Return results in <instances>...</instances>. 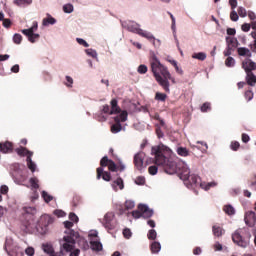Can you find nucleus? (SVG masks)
I'll return each mask as SVG.
<instances>
[{"label":"nucleus","mask_w":256,"mask_h":256,"mask_svg":"<svg viewBox=\"0 0 256 256\" xmlns=\"http://www.w3.org/2000/svg\"><path fill=\"white\" fill-rule=\"evenodd\" d=\"M104 166H99L96 170V178L97 180H100L101 178L104 180V181H111L112 180V175L110 172L108 171H105L104 170Z\"/></svg>","instance_id":"8"},{"label":"nucleus","mask_w":256,"mask_h":256,"mask_svg":"<svg viewBox=\"0 0 256 256\" xmlns=\"http://www.w3.org/2000/svg\"><path fill=\"white\" fill-rule=\"evenodd\" d=\"M239 19V15L236 13L235 10H232L230 13V20L233 22H237Z\"/></svg>","instance_id":"51"},{"label":"nucleus","mask_w":256,"mask_h":256,"mask_svg":"<svg viewBox=\"0 0 256 256\" xmlns=\"http://www.w3.org/2000/svg\"><path fill=\"white\" fill-rule=\"evenodd\" d=\"M215 186H217L216 182L200 183V187L203 188L204 190H209L210 188Z\"/></svg>","instance_id":"35"},{"label":"nucleus","mask_w":256,"mask_h":256,"mask_svg":"<svg viewBox=\"0 0 256 256\" xmlns=\"http://www.w3.org/2000/svg\"><path fill=\"white\" fill-rule=\"evenodd\" d=\"M56 23V19L55 18H53L52 16H48V18H44L43 19V22H42V24L44 25V26H47V25H53V24H55Z\"/></svg>","instance_id":"32"},{"label":"nucleus","mask_w":256,"mask_h":256,"mask_svg":"<svg viewBox=\"0 0 256 256\" xmlns=\"http://www.w3.org/2000/svg\"><path fill=\"white\" fill-rule=\"evenodd\" d=\"M146 183V179L144 176H137V178L135 179V184L136 185H145Z\"/></svg>","instance_id":"45"},{"label":"nucleus","mask_w":256,"mask_h":256,"mask_svg":"<svg viewBox=\"0 0 256 256\" xmlns=\"http://www.w3.org/2000/svg\"><path fill=\"white\" fill-rule=\"evenodd\" d=\"M115 118H119V123L121 122H125L128 119V112L127 111H123L122 113H120L118 116H116Z\"/></svg>","instance_id":"37"},{"label":"nucleus","mask_w":256,"mask_h":256,"mask_svg":"<svg viewBox=\"0 0 256 256\" xmlns=\"http://www.w3.org/2000/svg\"><path fill=\"white\" fill-rule=\"evenodd\" d=\"M231 238L234 244L246 248L250 244L251 233L242 228H238L232 233Z\"/></svg>","instance_id":"4"},{"label":"nucleus","mask_w":256,"mask_h":256,"mask_svg":"<svg viewBox=\"0 0 256 256\" xmlns=\"http://www.w3.org/2000/svg\"><path fill=\"white\" fill-rule=\"evenodd\" d=\"M246 83L250 87H255V85H256V75L253 72L246 73Z\"/></svg>","instance_id":"22"},{"label":"nucleus","mask_w":256,"mask_h":256,"mask_svg":"<svg viewBox=\"0 0 256 256\" xmlns=\"http://www.w3.org/2000/svg\"><path fill=\"white\" fill-rule=\"evenodd\" d=\"M155 132H156V136H157L159 139L164 138V132L162 131L161 126H160L159 124H156V125H155Z\"/></svg>","instance_id":"36"},{"label":"nucleus","mask_w":256,"mask_h":256,"mask_svg":"<svg viewBox=\"0 0 256 256\" xmlns=\"http://www.w3.org/2000/svg\"><path fill=\"white\" fill-rule=\"evenodd\" d=\"M237 52H238V55L240 57H246V58H251L252 57V52L249 48L238 47Z\"/></svg>","instance_id":"21"},{"label":"nucleus","mask_w":256,"mask_h":256,"mask_svg":"<svg viewBox=\"0 0 256 256\" xmlns=\"http://www.w3.org/2000/svg\"><path fill=\"white\" fill-rule=\"evenodd\" d=\"M148 239H150L151 241H155V239L157 238V231L155 229H151L149 230L148 234H147Z\"/></svg>","instance_id":"40"},{"label":"nucleus","mask_w":256,"mask_h":256,"mask_svg":"<svg viewBox=\"0 0 256 256\" xmlns=\"http://www.w3.org/2000/svg\"><path fill=\"white\" fill-rule=\"evenodd\" d=\"M242 68L245 70L246 74L253 73L256 70V63L252 59L246 58L242 61Z\"/></svg>","instance_id":"9"},{"label":"nucleus","mask_w":256,"mask_h":256,"mask_svg":"<svg viewBox=\"0 0 256 256\" xmlns=\"http://www.w3.org/2000/svg\"><path fill=\"white\" fill-rule=\"evenodd\" d=\"M245 223L249 227H253L256 223V213L254 211H248L245 216Z\"/></svg>","instance_id":"16"},{"label":"nucleus","mask_w":256,"mask_h":256,"mask_svg":"<svg viewBox=\"0 0 256 256\" xmlns=\"http://www.w3.org/2000/svg\"><path fill=\"white\" fill-rule=\"evenodd\" d=\"M225 65L228 68H233L235 66V58L233 57H227L225 60Z\"/></svg>","instance_id":"34"},{"label":"nucleus","mask_w":256,"mask_h":256,"mask_svg":"<svg viewBox=\"0 0 256 256\" xmlns=\"http://www.w3.org/2000/svg\"><path fill=\"white\" fill-rule=\"evenodd\" d=\"M36 214V209L33 207L25 208V218H29L28 222L25 223L26 229L32 228L31 226L34 225L35 219L34 216Z\"/></svg>","instance_id":"7"},{"label":"nucleus","mask_w":256,"mask_h":256,"mask_svg":"<svg viewBox=\"0 0 256 256\" xmlns=\"http://www.w3.org/2000/svg\"><path fill=\"white\" fill-rule=\"evenodd\" d=\"M63 10L67 14H71L74 11V7L71 4L64 5Z\"/></svg>","instance_id":"46"},{"label":"nucleus","mask_w":256,"mask_h":256,"mask_svg":"<svg viewBox=\"0 0 256 256\" xmlns=\"http://www.w3.org/2000/svg\"><path fill=\"white\" fill-rule=\"evenodd\" d=\"M223 210L227 215H230V216L235 215V208L230 204H228L227 206H224Z\"/></svg>","instance_id":"33"},{"label":"nucleus","mask_w":256,"mask_h":256,"mask_svg":"<svg viewBox=\"0 0 256 256\" xmlns=\"http://www.w3.org/2000/svg\"><path fill=\"white\" fill-rule=\"evenodd\" d=\"M15 152L18 156L26 158L34 155V152L29 151L27 148H24V146H20L19 148L15 149Z\"/></svg>","instance_id":"18"},{"label":"nucleus","mask_w":256,"mask_h":256,"mask_svg":"<svg viewBox=\"0 0 256 256\" xmlns=\"http://www.w3.org/2000/svg\"><path fill=\"white\" fill-rule=\"evenodd\" d=\"M3 26L6 27V29H9V27L11 26L10 19H3Z\"/></svg>","instance_id":"64"},{"label":"nucleus","mask_w":256,"mask_h":256,"mask_svg":"<svg viewBox=\"0 0 256 256\" xmlns=\"http://www.w3.org/2000/svg\"><path fill=\"white\" fill-rule=\"evenodd\" d=\"M42 198L45 200V203H50L53 200V197L46 191H42Z\"/></svg>","instance_id":"41"},{"label":"nucleus","mask_w":256,"mask_h":256,"mask_svg":"<svg viewBox=\"0 0 256 256\" xmlns=\"http://www.w3.org/2000/svg\"><path fill=\"white\" fill-rule=\"evenodd\" d=\"M25 254L28 256H34L35 255V249L33 247H28L25 249Z\"/></svg>","instance_id":"56"},{"label":"nucleus","mask_w":256,"mask_h":256,"mask_svg":"<svg viewBox=\"0 0 256 256\" xmlns=\"http://www.w3.org/2000/svg\"><path fill=\"white\" fill-rule=\"evenodd\" d=\"M14 150V145L10 141L0 142V152L2 154H11Z\"/></svg>","instance_id":"12"},{"label":"nucleus","mask_w":256,"mask_h":256,"mask_svg":"<svg viewBox=\"0 0 256 256\" xmlns=\"http://www.w3.org/2000/svg\"><path fill=\"white\" fill-rule=\"evenodd\" d=\"M42 249L49 256H61V255H64V251H61V246H60V252H55L54 249H53V246L49 245V244H43L42 245Z\"/></svg>","instance_id":"13"},{"label":"nucleus","mask_w":256,"mask_h":256,"mask_svg":"<svg viewBox=\"0 0 256 256\" xmlns=\"http://www.w3.org/2000/svg\"><path fill=\"white\" fill-rule=\"evenodd\" d=\"M33 155H29L28 158H26V163L28 168L30 169L31 173H35L36 170V164L32 160Z\"/></svg>","instance_id":"25"},{"label":"nucleus","mask_w":256,"mask_h":256,"mask_svg":"<svg viewBox=\"0 0 256 256\" xmlns=\"http://www.w3.org/2000/svg\"><path fill=\"white\" fill-rule=\"evenodd\" d=\"M212 233L216 237H221L225 233V230L222 227L213 226L212 227Z\"/></svg>","instance_id":"27"},{"label":"nucleus","mask_w":256,"mask_h":256,"mask_svg":"<svg viewBox=\"0 0 256 256\" xmlns=\"http://www.w3.org/2000/svg\"><path fill=\"white\" fill-rule=\"evenodd\" d=\"M229 4L231 7V10H235L238 5V2H237V0H229Z\"/></svg>","instance_id":"63"},{"label":"nucleus","mask_w":256,"mask_h":256,"mask_svg":"<svg viewBox=\"0 0 256 256\" xmlns=\"http://www.w3.org/2000/svg\"><path fill=\"white\" fill-rule=\"evenodd\" d=\"M127 30L134 34H138L153 43L155 42V37L151 33L144 32L143 29L139 28V24L131 23L127 25Z\"/></svg>","instance_id":"5"},{"label":"nucleus","mask_w":256,"mask_h":256,"mask_svg":"<svg viewBox=\"0 0 256 256\" xmlns=\"http://www.w3.org/2000/svg\"><path fill=\"white\" fill-rule=\"evenodd\" d=\"M0 193H1L2 195H7V194L9 193V187H8V186H2V187L0 188Z\"/></svg>","instance_id":"62"},{"label":"nucleus","mask_w":256,"mask_h":256,"mask_svg":"<svg viewBox=\"0 0 256 256\" xmlns=\"http://www.w3.org/2000/svg\"><path fill=\"white\" fill-rule=\"evenodd\" d=\"M226 43L227 45H230V46H233V47H239V42H238V39L235 38V37H230V36H227L226 37Z\"/></svg>","instance_id":"28"},{"label":"nucleus","mask_w":256,"mask_h":256,"mask_svg":"<svg viewBox=\"0 0 256 256\" xmlns=\"http://www.w3.org/2000/svg\"><path fill=\"white\" fill-rule=\"evenodd\" d=\"M90 244L93 251L100 252L103 249V245L98 240H91Z\"/></svg>","instance_id":"24"},{"label":"nucleus","mask_w":256,"mask_h":256,"mask_svg":"<svg viewBox=\"0 0 256 256\" xmlns=\"http://www.w3.org/2000/svg\"><path fill=\"white\" fill-rule=\"evenodd\" d=\"M111 110L109 112V115H118V113H121V108L118 106V101L116 98H113L110 102Z\"/></svg>","instance_id":"19"},{"label":"nucleus","mask_w":256,"mask_h":256,"mask_svg":"<svg viewBox=\"0 0 256 256\" xmlns=\"http://www.w3.org/2000/svg\"><path fill=\"white\" fill-rule=\"evenodd\" d=\"M167 95L164 93L157 92L155 94V100L165 102Z\"/></svg>","instance_id":"42"},{"label":"nucleus","mask_w":256,"mask_h":256,"mask_svg":"<svg viewBox=\"0 0 256 256\" xmlns=\"http://www.w3.org/2000/svg\"><path fill=\"white\" fill-rule=\"evenodd\" d=\"M33 0H14L13 3L15 6L18 7H26L28 5H31Z\"/></svg>","instance_id":"26"},{"label":"nucleus","mask_w":256,"mask_h":256,"mask_svg":"<svg viewBox=\"0 0 256 256\" xmlns=\"http://www.w3.org/2000/svg\"><path fill=\"white\" fill-rule=\"evenodd\" d=\"M230 149L233 151H237L240 149V143L238 141H233L230 143Z\"/></svg>","instance_id":"48"},{"label":"nucleus","mask_w":256,"mask_h":256,"mask_svg":"<svg viewBox=\"0 0 256 256\" xmlns=\"http://www.w3.org/2000/svg\"><path fill=\"white\" fill-rule=\"evenodd\" d=\"M151 70L155 80L160 84V87H162L165 92L169 93V80L175 84V77H172L171 73L168 71V68L160 63L157 56H153L151 59Z\"/></svg>","instance_id":"2"},{"label":"nucleus","mask_w":256,"mask_h":256,"mask_svg":"<svg viewBox=\"0 0 256 256\" xmlns=\"http://www.w3.org/2000/svg\"><path fill=\"white\" fill-rule=\"evenodd\" d=\"M211 110V104L209 102H205L202 106H201V111L202 112H207Z\"/></svg>","instance_id":"54"},{"label":"nucleus","mask_w":256,"mask_h":256,"mask_svg":"<svg viewBox=\"0 0 256 256\" xmlns=\"http://www.w3.org/2000/svg\"><path fill=\"white\" fill-rule=\"evenodd\" d=\"M22 40H23L22 35L14 34L13 41L15 44H17V45L21 44Z\"/></svg>","instance_id":"49"},{"label":"nucleus","mask_w":256,"mask_h":256,"mask_svg":"<svg viewBox=\"0 0 256 256\" xmlns=\"http://www.w3.org/2000/svg\"><path fill=\"white\" fill-rule=\"evenodd\" d=\"M135 207V203L131 200H126V203H125V208L130 210V209H133Z\"/></svg>","instance_id":"55"},{"label":"nucleus","mask_w":256,"mask_h":256,"mask_svg":"<svg viewBox=\"0 0 256 256\" xmlns=\"http://www.w3.org/2000/svg\"><path fill=\"white\" fill-rule=\"evenodd\" d=\"M123 235H124L125 238L130 239L131 236H132L131 229H129V228L124 229Z\"/></svg>","instance_id":"57"},{"label":"nucleus","mask_w":256,"mask_h":256,"mask_svg":"<svg viewBox=\"0 0 256 256\" xmlns=\"http://www.w3.org/2000/svg\"><path fill=\"white\" fill-rule=\"evenodd\" d=\"M241 30H242L243 32H249V31L251 30V25L245 23V24H243V25L241 26Z\"/></svg>","instance_id":"60"},{"label":"nucleus","mask_w":256,"mask_h":256,"mask_svg":"<svg viewBox=\"0 0 256 256\" xmlns=\"http://www.w3.org/2000/svg\"><path fill=\"white\" fill-rule=\"evenodd\" d=\"M193 59L199 60V61H205L207 59V54L200 52V53H194L192 55Z\"/></svg>","instance_id":"31"},{"label":"nucleus","mask_w":256,"mask_h":256,"mask_svg":"<svg viewBox=\"0 0 256 256\" xmlns=\"http://www.w3.org/2000/svg\"><path fill=\"white\" fill-rule=\"evenodd\" d=\"M244 97L246 98L247 101H252L254 94L252 90H248L244 93Z\"/></svg>","instance_id":"47"},{"label":"nucleus","mask_w":256,"mask_h":256,"mask_svg":"<svg viewBox=\"0 0 256 256\" xmlns=\"http://www.w3.org/2000/svg\"><path fill=\"white\" fill-rule=\"evenodd\" d=\"M145 153L139 152L134 155V166L137 170H142L144 165Z\"/></svg>","instance_id":"10"},{"label":"nucleus","mask_w":256,"mask_h":256,"mask_svg":"<svg viewBox=\"0 0 256 256\" xmlns=\"http://www.w3.org/2000/svg\"><path fill=\"white\" fill-rule=\"evenodd\" d=\"M22 33L28 37V40L30 41V43H35L36 40L40 39V35L39 34H34L33 32V28H29V29H22Z\"/></svg>","instance_id":"14"},{"label":"nucleus","mask_w":256,"mask_h":256,"mask_svg":"<svg viewBox=\"0 0 256 256\" xmlns=\"http://www.w3.org/2000/svg\"><path fill=\"white\" fill-rule=\"evenodd\" d=\"M51 222H52V218L49 216H42L40 218V225L44 226L45 228L44 233L46 232L47 227L51 224Z\"/></svg>","instance_id":"23"},{"label":"nucleus","mask_w":256,"mask_h":256,"mask_svg":"<svg viewBox=\"0 0 256 256\" xmlns=\"http://www.w3.org/2000/svg\"><path fill=\"white\" fill-rule=\"evenodd\" d=\"M104 227L108 229L109 231H112L114 228L113 224V214L112 213H107L104 217Z\"/></svg>","instance_id":"17"},{"label":"nucleus","mask_w":256,"mask_h":256,"mask_svg":"<svg viewBox=\"0 0 256 256\" xmlns=\"http://www.w3.org/2000/svg\"><path fill=\"white\" fill-rule=\"evenodd\" d=\"M241 139H242V141L244 142V143H248L251 139H250V136L248 135V134H246V133H243L242 135H241Z\"/></svg>","instance_id":"61"},{"label":"nucleus","mask_w":256,"mask_h":256,"mask_svg":"<svg viewBox=\"0 0 256 256\" xmlns=\"http://www.w3.org/2000/svg\"><path fill=\"white\" fill-rule=\"evenodd\" d=\"M171 149L164 144H159L158 146H153L152 155H154L153 163L162 167L166 174L174 175L178 174L179 178L184 181L185 185H188V180H190V170L186 166L182 168L174 161L173 158H168L166 154H170Z\"/></svg>","instance_id":"1"},{"label":"nucleus","mask_w":256,"mask_h":256,"mask_svg":"<svg viewBox=\"0 0 256 256\" xmlns=\"http://www.w3.org/2000/svg\"><path fill=\"white\" fill-rule=\"evenodd\" d=\"M114 121H115V124L111 125L110 131H111L112 133H119L120 131L123 130V126H122V124L120 123V118H119V117H115V118H114Z\"/></svg>","instance_id":"20"},{"label":"nucleus","mask_w":256,"mask_h":256,"mask_svg":"<svg viewBox=\"0 0 256 256\" xmlns=\"http://www.w3.org/2000/svg\"><path fill=\"white\" fill-rule=\"evenodd\" d=\"M64 225L67 230L63 239L59 240L61 252H71L75 248L76 241L79 238V232L71 229L74 226L72 221H65Z\"/></svg>","instance_id":"3"},{"label":"nucleus","mask_w":256,"mask_h":256,"mask_svg":"<svg viewBox=\"0 0 256 256\" xmlns=\"http://www.w3.org/2000/svg\"><path fill=\"white\" fill-rule=\"evenodd\" d=\"M138 209H139L140 212H142V217L143 218H150L154 214L153 210L149 209V207L146 206V204H139Z\"/></svg>","instance_id":"15"},{"label":"nucleus","mask_w":256,"mask_h":256,"mask_svg":"<svg viewBox=\"0 0 256 256\" xmlns=\"http://www.w3.org/2000/svg\"><path fill=\"white\" fill-rule=\"evenodd\" d=\"M137 72L140 73V74H145L148 72V66L145 65V64H141L138 66L137 68Z\"/></svg>","instance_id":"43"},{"label":"nucleus","mask_w":256,"mask_h":256,"mask_svg":"<svg viewBox=\"0 0 256 256\" xmlns=\"http://www.w3.org/2000/svg\"><path fill=\"white\" fill-rule=\"evenodd\" d=\"M30 186L34 189L39 188V180L37 178H30Z\"/></svg>","instance_id":"44"},{"label":"nucleus","mask_w":256,"mask_h":256,"mask_svg":"<svg viewBox=\"0 0 256 256\" xmlns=\"http://www.w3.org/2000/svg\"><path fill=\"white\" fill-rule=\"evenodd\" d=\"M132 216L135 219H139L140 217H142V211H140L139 209L138 210H134V211H132Z\"/></svg>","instance_id":"58"},{"label":"nucleus","mask_w":256,"mask_h":256,"mask_svg":"<svg viewBox=\"0 0 256 256\" xmlns=\"http://www.w3.org/2000/svg\"><path fill=\"white\" fill-rule=\"evenodd\" d=\"M177 153H178L179 156H182V157L189 156V151L186 148H183V147H179L177 149Z\"/></svg>","instance_id":"38"},{"label":"nucleus","mask_w":256,"mask_h":256,"mask_svg":"<svg viewBox=\"0 0 256 256\" xmlns=\"http://www.w3.org/2000/svg\"><path fill=\"white\" fill-rule=\"evenodd\" d=\"M157 166H159L157 163H155V165L149 166L148 171H149V174H150V175H152V176L157 175V173H158V168H157Z\"/></svg>","instance_id":"39"},{"label":"nucleus","mask_w":256,"mask_h":256,"mask_svg":"<svg viewBox=\"0 0 256 256\" xmlns=\"http://www.w3.org/2000/svg\"><path fill=\"white\" fill-rule=\"evenodd\" d=\"M238 15L240 17H246L247 16V10L242 6L238 7Z\"/></svg>","instance_id":"52"},{"label":"nucleus","mask_w":256,"mask_h":256,"mask_svg":"<svg viewBox=\"0 0 256 256\" xmlns=\"http://www.w3.org/2000/svg\"><path fill=\"white\" fill-rule=\"evenodd\" d=\"M201 178L200 176L196 175V174H191L189 176V180H187V184L186 186L188 188L190 187H198V186H201Z\"/></svg>","instance_id":"11"},{"label":"nucleus","mask_w":256,"mask_h":256,"mask_svg":"<svg viewBox=\"0 0 256 256\" xmlns=\"http://www.w3.org/2000/svg\"><path fill=\"white\" fill-rule=\"evenodd\" d=\"M69 219H70L71 222H74V223H78L79 222V217L74 212H71L69 214Z\"/></svg>","instance_id":"50"},{"label":"nucleus","mask_w":256,"mask_h":256,"mask_svg":"<svg viewBox=\"0 0 256 256\" xmlns=\"http://www.w3.org/2000/svg\"><path fill=\"white\" fill-rule=\"evenodd\" d=\"M112 187L114 189L117 190V187L120 189V190H123L124 188V182H123V179L122 178H118L117 180H115L112 184Z\"/></svg>","instance_id":"30"},{"label":"nucleus","mask_w":256,"mask_h":256,"mask_svg":"<svg viewBox=\"0 0 256 256\" xmlns=\"http://www.w3.org/2000/svg\"><path fill=\"white\" fill-rule=\"evenodd\" d=\"M100 166L108 167V170L112 173H116V171H118V165L113 160L109 159L108 156H103L100 160Z\"/></svg>","instance_id":"6"},{"label":"nucleus","mask_w":256,"mask_h":256,"mask_svg":"<svg viewBox=\"0 0 256 256\" xmlns=\"http://www.w3.org/2000/svg\"><path fill=\"white\" fill-rule=\"evenodd\" d=\"M161 251V245H160V242H157V241H154L152 242L151 244V252L153 254H157Z\"/></svg>","instance_id":"29"},{"label":"nucleus","mask_w":256,"mask_h":256,"mask_svg":"<svg viewBox=\"0 0 256 256\" xmlns=\"http://www.w3.org/2000/svg\"><path fill=\"white\" fill-rule=\"evenodd\" d=\"M76 41H77L78 44L82 45V47H84V48L89 47V44L83 38H76Z\"/></svg>","instance_id":"53"},{"label":"nucleus","mask_w":256,"mask_h":256,"mask_svg":"<svg viewBox=\"0 0 256 256\" xmlns=\"http://www.w3.org/2000/svg\"><path fill=\"white\" fill-rule=\"evenodd\" d=\"M65 253H70V256H79L80 254V250L79 249H75L74 251H64V255Z\"/></svg>","instance_id":"59"}]
</instances>
